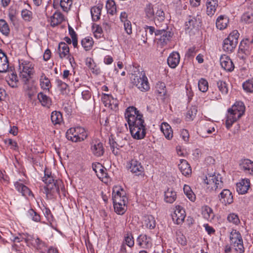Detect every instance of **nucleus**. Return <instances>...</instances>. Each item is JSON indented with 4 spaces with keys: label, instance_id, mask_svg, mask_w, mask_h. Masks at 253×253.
<instances>
[{
    "label": "nucleus",
    "instance_id": "obj_1",
    "mask_svg": "<svg viewBox=\"0 0 253 253\" xmlns=\"http://www.w3.org/2000/svg\"><path fill=\"white\" fill-rule=\"evenodd\" d=\"M125 118L132 136L137 139L143 138L146 134V130L142 114L135 107L131 106L126 109Z\"/></svg>",
    "mask_w": 253,
    "mask_h": 253
},
{
    "label": "nucleus",
    "instance_id": "obj_2",
    "mask_svg": "<svg viewBox=\"0 0 253 253\" xmlns=\"http://www.w3.org/2000/svg\"><path fill=\"white\" fill-rule=\"evenodd\" d=\"M42 181L46 184L44 187L45 193L48 199H52L59 195V184L60 183L53 178L51 172L48 169H44V176L42 177Z\"/></svg>",
    "mask_w": 253,
    "mask_h": 253
},
{
    "label": "nucleus",
    "instance_id": "obj_3",
    "mask_svg": "<svg viewBox=\"0 0 253 253\" xmlns=\"http://www.w3.org/2000/svg\"><path fill=\"white\" fill-rule=\"evenodd\" d=\"M131 83L136 86L140 90L146 91L149 89V84L148 79L143 71H140L138 68H135L130 77Z\"/></svg>",
    "mask_w": 253,
    "mask_h": 253
},
{
    "label": "nucleus",
    "instance_id": "obj_4",
    "mask_svg": "<svg viewBox=\"0 0 253 253\" xmlns=\"http://www.w3.org/2000/svg\"><path fill=\"white\" fill-rule=\"evenodd\" d=\"M19 77L24 84H27L34 73L33 64L27 61L19 62Z\"/></svg>",
    "mask_w": 253,
    "mask_h": 253
},
{
    "label": "nucleus",
    "instance_id": "obj_5",
    "mask_svg": "<svg viewBox=\"0 0 253 253\" xmlns=\"http://www.w3.org/2000/svg\"><path fill=\"white\" fill-rule=\"evenodd\" d=\"M239 33L237 30L233 31L223 42V50L226 52H232L237 46Z\"/></svg>",
    "mask_w": 253,
    "mask_h": 253
},
{
    "label": "nucleus",
    "instance_id": "obj_6",
    "mask_svg": "<svg viewBox=\"0 0 253 253\" xmlns=\"http://www.w3.org/2000/svg\"><path fill=\"white\" fill-rule=\"evenodd\" d=\"M204 182L207 185H209V188H211L215 191L218 189H221L223 186V183L220 175H208L204 179Z\"/></svg>",
    "mask_w": 253,
    "mask_h": 253
},
{
    "label": "nucleus",
    "instance_id": "obj_7",
    "mask_svg": "<svg viewBox=\"0 0 253 253\" xmlns=\"http://www.w3.org/2000/svg\"><path fill=\"white\" fill-rule=\"evenodd\" d=\"M230 240L231 243L234 246L236 251L240 253L244 252L242 238L239 231L232 230L230 233Z\"/></svg>",
    "mask_w": 253,
    "mask_h": 253
},
{
    "label": "nucleus",
    "instance_id": "obj_8",
    "mask_svg": "<svg viewBox=\"0 0 253 253\" xmlns=\"http://www.w3.org/2000/svg\"><path fill=\"white\" fill-rule=\"evenodd\" d=\"M125 191L120 187H115L113 190V204H124L126 205L127 198L125 196Z\"/></svg>",
    "mask_w": 253,
    "mask_h": 253
},
{
    "label": "nucleus",
    "instance_id": "obj_9",
    "mask_svg": "<svg viewBox=\"0 0 253 253\" xmlns=\"http://www.w3.org/2000/svg\"><path fill=\"white\" fill-rule=\"evenodd\" d=\"M155 35L156 36H160V38L158 39V44L161 47H163L169 41L173 34L169 30L162 29L157 30L155 32Z\"/></svg>",
    "mask_w": 253,
    "mask_h": 253
},
{
    "label": "nucleus",
    "instance_id": "obj_10",
    "mask_svg": "<svg viewBox=\"0 0 253 253\" xmlns=\"http://www.w3.org/2000/svg\"><path fill=\"white\" fill-rule=\"evenodd\" d=\"M186 216L184 210L180 206H177L173 213L172 214V218L174 222L177 224L182 223Z\"/></svg>",
    "mask_w": 253,
    "mask_h": 253
},
{
    "label": "nucleus",
    "instance_id": "obj_11",
    "mask_svg": "<svg viewBox=\"0 0 253 253\" xmlns=\"http://www.w3.org/2000/svg\"><path fill=\"white\" fill-rule=\"evenodd\" d=\"M220 201L225 206L233 202V197L231 191L227 189H223L219 194Z\"/></svg>",
    "mask_w": 253,
    "mask_h": 253
},
{
    "label": "nucleus",
    "instance_id": "obj_12",
    "mask_svg": "<svg viewBox=\"0 0 253 253\" xmlns=\"http://www.w3.org/2000/svg\"><path fill=\"white\" fill-rule=\"evenodd\" d=\"M65 21V17L64 15L59 11H56L53 14L50 16V25L52 27H54Z\"/></svg>",
    "mask_w": 253,
    "mask_h": 253
},
{
    "label": "nucleus",
    "instance_id": "obj_13",
    "mask_svg": "<svg viewBox=\"0 0 253 253\" xmlns=\"http://www.w3.org/2000/svg\"><path fill=\"white\" fill-rule=\"evenodd\" d=\"M220 65L222 68L227 71H232L234 65L231 59L226 55H222L220 58Z\"/></svg>",
    "mask_w": 253,
    "mask_h": 253
},
{
    "label": "nucleus",
    "instance_id": "obj_14",
    "mask_svg": "<svg viewBox=\"0 0 253 253\" xmlns=\"http://www.w3.org/2000/svg\"><path fill=\"white\" fill-rule=\"evenodd\" d=\"M129 169L131 172L137 175L141 174L144 170L141 163L136 160H131L130 162Z\"/></svg>",
    "mask_w": 253,
    "mask_h": 253
},
{
    "label": "nucleus",
    "instance_id": "obj_15",
    "mask_svg": "<svg viewBox=\"0 0 253 253\" xmlns=\"http://www.w3.org/2000/svg\"><path fill=\"white\" fill-rule=\"evenodd\" d=\"M92 169L96 173L97 177L103 180L104 178H106L107 173L106 172V169L100 163L92 164Z\"/></svg>",
    "mask_w": 253,
    "mask_h": 253
},
{
    "label": "nucleus",
    "instance_id": "obj_16",
    "mask_svg": "<svg viewBox=\"0 0 253 253\" xmlns=\"http://www.w3.org/2000/svg\"><path fill=\"white\" fill-rule=\"evenodd\" d=\"M180 55L178 52H173L169 56L167 62L169 66L171 68H175L179 64Z\"/></svg>",
    "mask_w": 253,
    "mask_h": 253
},
{
    "label": "nucleus",
    "instance_id": "obj_17",
    "mask_svg": "<svg viewBox=\"0 0 253 253\" xmlns=\"http://www.w3.org/2000/svg\"><path fill=\"white\" fill-rule=\"evenodd\" d=\"M218 5V0H207L206 2L207 14L209 16H212L215 13Z\"/></svg>",
    "mask_w": 253,
    "mask_h": 253
},
{
    "label": "nucleus",
    "instance_id": "obj_18",
    "mask_svg": "<svg viewBox=\"0 0 253 253\" xmlns=\"http://www.w3.org/2000/svg\"><path fill=\"white\" fill-rule=\"evenodd\" d=\"M40 84L42 89L45 91H49L52 85L49 79L46 76L44 73H42L40 78Z\"/></svg>",
    "mask_w": 253,
    "mask_h": 253
},
{
    "label": "nucleus",
    "instance_id": "obj_19",
    "mask_svg": "<svg viewBox=\"0 0 253 253\" xmlns=\"http://www.w3.org/2000/svg\"><path fill=\"white\" fill-rule=\"evenodd\" d=\"M16 189L25 197L32 196L33 194L30 189L23 184L17 182L15 183Z\"/></svg>",
    "mask_w": 253,
    "mask_h": 253
},
{
    "label": "nucleus",
    "instance_id": "obj_20",
    "mask_svg": "<svg viewBox=\"0 0 253 253\" xmlns=\"http://www.w3.org/2000/svg\"><path fill=\"white\" fill-rule=\"evenodd\" d=\"M250 187V181L248 179H243L237 183V191L239 194H245Z\"/></svg>",
    "mask_w": 253,
    "mask_h": 253
},
{
    "label": "nucleus",
    "instance_id": "obj_21",
    "mask_svg": "<svg viewBox=\"0 0 253 253\" xmlns=\"http://www.w3.org/2000/svg\"><path fill=\"white\" fill-rule=\"evenodd\" d=\"M103 7V5L102 4L99 3L97 5L91 7L90 12L93 21H96L100 19Z\"/></svg>",
    "mask_w": 253,
    "mask_h": 253
},
{
    "label": "nucleus",
    "instance_id": "obj_22",
    "mask_svg": "<svg viewBox=\"0 0 253 253\" xmlns=\"http://www.w3.org/2000/svg\"><path fill=\"white\" fill-rule=\"evenodd\" d=\"M245 107L244 104L242 102H237L234 105L232 106L231 108H230V111L234 112L237 114L238 117L241 116L244 113Z\"/></svg>",
    "mask_w": 253,
    "mask_h": 253
},
{
    "label": "nucleus",
    "instance_id": "obj_23",
    "mask_svg": "<svg viewBox=\"0 0 253 253\" xmlns=\"http://www.w3.org/2000/svg\"><path fill=\"white\" fill-rule=\"evenodd\" d=\"M241 117H238L237 114L234 112L230 111V108L228 110V114L226 120V126L227 128H230L233 124L237 121Z\"/></svg>",
    "mask_w": 253,
    "mask_h": 253
},
{
    "label": "nucleus",
    "instance_id": "obj_24",
    "mask_svg": "<svg viewBox=\"0 0 253 253\" xmlns=\"http://www.w3.org/2000/svg\"><path fill=\"white\" fill-rule=\"evenodd\" d=\"M178 168L182 174L185 176L189 175L191 173L192 170L188 162L185 160H182L180 164L178 165Z\"/></svg>",
    "mask_w": 253,
    "mask_h": 253
},
{
    "label": "nucleus",
    "instance_id": "obj_25",
    "mask_svg": "<svg viewBox=\"0 0 253 253\" xmlns=\"http://www.w3.org/2000/svg\"><path fill=\"white\" fill-rule=\"evenodd\" d=\"M9 67L8 61L6 55L1 51L0 52V72H5Z\"/></svg>",
    "mask_w": 253,
    "mask_h": 253
},
{
    "label": "nucleus",
    "instance_id": "obj_26",
    "mask_svg": "<svg viewBox=\"0 0 253 253\" xmlns=\"http://www.w3.org/2000/svg\"><path fill=\"white\" fill-rule=\"evenodd\" d=\"M79 128L78 127H77ZM79 132L76 131V127H71L66 132V137L68 140L74 142H77L79 139Z\"/></svg>",
    "mask_w": 253,
    "mask_h": 253
},
{
    "label": "nucleus",
    "instance_id": "obj_27",
    "mask_svg": "<svg viewBox=\"0 0 253 253\" xmlns=\"http://www.w3.org/2000/svg\"><path fill=\"white\" fill-rule=\"evenodd\" d=\"M150 238L148 237L144 234L140 235L137 238L138 245L142 248L148 247L150 245Z\"/></svg>",
    "mask_w": 253,
    "mask_h": 253
},
{
    "label": "nucleus",
    "instance_id": "obj_28",
    "mask_svg": "<svg viewBox=\"0 0 253 253\" xmlns=\"http://www.w3.org/2000/svg\"><path fill=\"white\" fill-rule=\"evenodd\" d=\"M58 52L60 58L66 57L69 53L68 45L65 42H61L58 45Z\"/></svg>",
    "mask_w": 253,
    "mask_h": 253
},
{
    "label": "nucleus",
    "instance_id": "obj_29",
    "mask_svg": "<svg viewBox=\"0 0 253 253\" xmlns=\"http://www.w3.org/2000/svg\"><path fill=\"white\" fill-rule=\"evenodd\" d=\"M92 152L96 157H100L103 155L104 150L103 144L101 142H98L93 144L91 148Z\"/></svg>",
    "mask_w": 253,
    "mask_h": 253
},
{
    "label": "nucleus",
    "instance_id": "obj_30",
    "mask_svg": "<svg viewBox=\"0 0 253 253\" xmlns=\"http://www.w3.org/2000/svg\"><path fill=\"white\" fill-rule=\"evenodd\" d=\"M161 131L166 138L170 139L172 137L173 133L170 126L167 123H163L161 126Z\"/></svg>",
    "mask_w": 253,
    "mask_h": 253
},
{
    "label": "nucleus",
    "instance_id": "obj_31",
    "mask_svg": "<svg viewBox=\"0 0 253 253\" xmlns=\"http://www.w3.org/2000/svg\"><path fill=\"white\" fill-rule=\"evenodd\" d=\"M38 99L43 106L49 107L51 105V100L46 95L41 92L38 94Z\"/></svg>",
    "mask_w": 253,
    "mask_h": 253
},
{
    "label": "nucleus",
    "instance_id": "obj_32",
    "mask_svg": "<svg viewBox=\"0 0 253 253\" xmlns=\"http://www.w3.org/2000/svg\"><path fill=\"white\" fill-rule=\"evenodd\" d=\"M228 23V19L227 18L224 16L220 15L216 19V26L218 29L223 30L226 28Z\"/></svg>",
    "mask_w": 253,
    "mask_h": 253
},
{
    "label": "nucleus",
    "instance_id": "obj_33",
    "mask_svg": "<svg viewBox=\"0 0 253 253\" xmlns=\"http://www.w3.org/2000/svg\"><path fill=\"white\" fill-rule=\"evenodd\" d=\"M176 198V192L171 189H168L165 193V200L167 203H172L175 200Z\"/></svg>",
    "mask_w": 253,
    "mask_h": 253
},
{
    "label": "nucleus",
    "instance_id": "obj_34",
    "mask_svg": "<svg viewBox=\"0 0 253 253\" xmlns=\"http://www.w3.org/2000/svg\"><path fill=\"white\" fill-rule=\"evenodd\" d=\"M202 214L204 218L208 220L213 219L214 216L212 209L208 206L202 207Z\"/></svg>",
    "mask_w": 253,
    "mask_h": 253
},
{
    "label": "nucleus",
    "instance_id": "obj_35",
    "mask_svg": "<svg viewBox=\"0 0 253 253\" xmlns=\"http://www.w3.org/2000/svg\"><path fill=\"white\" fill-rule=\"evenodd\" d=\"M239 49L240 51H243L244 54L250 55L252 50V47L250 45L249 42L248 40L241 41Z\"/></svg>",
    "mask_w": 253,
    "mask_h": 253
},
{
    "label": "nucleus",
    "instance_id": "obj_36",
    "mask_svg": "<svg viewBox=\"0 0 253 253\" xmlns=\"http://www.w3.org/2000/svg\"><path fill=\"white\" fill-rule=\"evenodd\" d=\"M0 32L5 36H8L10 33V28L8 23L2 19H0Z\"/></svg>",
    "mask_w": 253,
    "mask_h": 253
},
{
    "label": "nucleus",
    "instance_id": "obj_37",
    "mask_svg": "<svg viewBox=\"0 0 253 253\" xmlns=\"http://www.w3.org/2000/svg\"><path fill=\"white\" fill-rule=\"evenodd\" d=\"M51 120L54 125L59 124L63 120L62 114L58 111H54L51 115Z\"/></svg>",
    "mask_w": 253,
    "mask_h": 253
},
{
    "label": "nucleus",
    "instance_id": "obj_38",
    "mask_svg": "<svg viewBox=\"0 0 253 253\" xmlns=\"http://www.w3.org/2000/svg\"><path fill=\"white\" fill-rule=\"evenodd\" d=\"M56 83L61 94H65L68 93L69 90L68 85L67 84L59 79L56 80Z\"/></svg>",
    "mask_w": 253,
    "mask_h": 253
},
{
    "label": "nucleus",
    "instance_id": "obj_39",
    "mask_svg": "<svg viewBox=\"0 0 253 253\" xmlns=\"http://www.w3.org/2000/svg\"><path fill=\"white\" fill-rule=\"evenodd\" d=\"M93 44V41L92 38L87 37L82 41V45L86 50H89L91 49Z\"/></svg>",
    "mask_w": 253,
    "mask_h": 253
},
{
    "label": "nucleus",
    "instance_id": "obj_40",
    "mask_svg": "<svg viewBox=\"0 0 253 253\" xmlns=\"http://www.w3.org/2000/svg\"><path fill=\"white\" fill-rule=\"evenodd\" d=\"M106 8L108 13L113 15L117 12V7L115 2L113 0H108L107 1Z\"/></svg>",
    "mask_w": 253,
    "mask_h": 253
},
{
    "label": "nucleus",
    "instance_id": "obj_41",
    "mask_svg": "<svg viewBox=\"0 0 253 253\" xmlns=\"http://www.w3.org/2000/svg\"><path fill=\"white\" fill-rule=\"evenodd\" d=\"M85 62L86 65L91 69L93 73L96 75L100 73V69L99 68H96V66L94 65V63L92 59L90 58H86Z\"/></svg>",
    "mask_w": 253,
    "mask_h": 253
},
{
    "label": "nucleus",
    "instance_id": "obj_42",
    "mask_svg": "<svg viewBox=\"0 0 253 253\" xmlns=\"http://www.w3.org/2000/svg\"><path fill=\"white\" fill-rule=\"evenodd\" d=\"M68 29L69 35L72 39L73 45L74 47H77L78 43L77 35L76 34L73 28L69 25H68Z\"/></svg>",
    "mask_w": 253,
    "mask_h": 253
},
{
    "label": "nucleus",
    "instance_id": "obj_43",
    "mask_svg": "<svg viewBox=\"0 0 253 253\" xmlns=\"http://www.w3.org/2000/svg\"><path fill=\"white\" fill-rule=\"evenodd\" d=\"M18 81L17 76L14 73L11 74L6 80L8 84L12 87H15L17 86Z\"/></svg>",
    "mask_w": 253,
    "mask_h": 253
},
{
    "label": "nucleus",
    "instance_id": "obj_44",
    "mask_svg": "<svg viewBox=\"0 0 253 253\" xmlns=\"http://www.w3.org/2000/svg\"><path fill=\"white\" fill-rule=\"evenodd\" d=\"M109 142L113 153L115 155H117L119 153L118 150L119 148L122 147L123 145H119V142L114 141L113 139H109Z\"/></svg>",
    "mask_w": 253,
    "mask_h": 253
},
{
    "label": "nucleus",
    "instance_id": "obj_45",
    "mask_svg": "<svg viewBox=\"0 0 253 253\" xmlns=\"http://www.w3.org/2000/svg\"><path fill=\"white\" fill-rule=\"evenodd\" d=\"M114 207L116 212L120 215L123 214L126 210V205L124 204H114Z\"/></svg>",
    "mask_w": 253,
    "mask_h": 253
},
{
    "label": "nucleus",
    "instance_id": "obj_46",
    "mask_svg": "<svg viewBox=\"0 0 253 253\" xmlns=\"http://www.w3.org/2000/svg\"><path fill=\"white\" fill-rule=\"evenodd\" d=\"M183 191L189 200L191 201H194L195 200V195L192 192L190 186L185 185L183 187Z\"/></svg>",
    "mask_w": 253,
    "mask_h": 253
},
{
    "label": "nucleus",
    "instance_id": "obj_47",
    "mask_svg": "<svg viewBox=\"0 0 253 253\" xmlns=\"http://www.w3.org/2000/svg\"><path fill=\"white\" fill-rule=\"evenodd\" d=\"M21 16L25 21H31L33 19V12L27 9H23L21 11Z\"/></svg>",
    "mask_w": 253,
    "mask_h": 253
},
{
    "label": "nucleus",
    "instance_id": "obj_48",
    "mask_svg": "<svg viewBox=\"0 0 253 253\" xmlns=\"http://www.w3.org/2000/svg\"><path fill=\"white\" fill-rule=\"evenodd\" d=\"M217 86L219 90L223 94H226L228 93V87L227 84L222 81H218L217 82Z\"/></svg>",
    "mask_w": 253,
    "mask_h": 253
},
{
    "label": "nucleus",
    "instance_id": "obj_49",
    "mask_svg": "<svg viewBox=\"0 0 253 253\" xmlns=\"http://www.w3.org/2000/svg\"><path fill=\"white\" fill-rule=\"evenodd\" d=\"M198 87L200 91L205 92L209 87V84L207 81L204 79H201L198 82Z\"/></svg>",
    "mask_w": 253,
    "mask_h": 253
},
{
    "label": "nucleus",
    "instance_id": "obj_50",
    "mask_svg": "<svg viewBox=\"0 0 253 253\" xmlns=\"http://www.w3.org/2000/svg\"><path fill=\"white\" fill-rule=\"evenodd\" d=\"M197 112V109L195 107L190 108L186 113V120L187 121H192L195 118Z\"/></svg>",
    "mask_w": 253,
    "mask_h": 253
},
{
    "label": "nucleus",
    "instance_id": "obj_51",
    "mask_svg": "<svg viewBox=\"0 0 253 253\" xmlns=\"http://www.w3.org/2000/svg\"><path fill=\"white\" fill-rule=\"evenodd\" d=\"M28 215L30 218L36 222H39L41 220V216L39 214L33 209H30L28 211Z\"/></svg>",
    "mask_w": 253,
    "mask_h": 253
},
{
    "label": "nucleus",
    "instance_id": "obj_52",
    "mask_svg": "<svg viewBox=\"0 0 253 253\" xmlns=\"http://www.w3.org/2000/svg\"><path fill=\"white\" fill-rule=\"evenodd\" d=\"M72 4V0H61L60 5L64 11H68Z\"/></svg>",
    "mask_w": 253,
    "mask_h": 253
},
{
    "label": "nucleus",
    "instance_id": "obj_53",
    "mask_svg": "<svg viewBox=\"0 0 253 253\" xmlns=\"http://www.w3.org/2000/svg\"><path fill=\"white\" fill-rule=\"evenodd\" d=\"M196 22L197 20L195 17L189 16L188 21L185 22L186 29H192L195 27Z\"/></svg>",
    "mask_w": 253,
    "mask_h": 253
},
{
    "label": "nucleus",
    "instance_id": "obj_54",
    "mask_svg": "<svg viewBox=\"0 0 253 253\" xmlns=\"http://www.w3.org/2000/svg\"><path fill=\"white\" fill-rule=\"evenodd\" d=\"M243 87L248 92H253V80H249L243 83Z\"/></svg>",
    "mask_w": 253,
    "mask_h": 253
},
{
    "label": "nucleus",
    "instance_id": "obj_55",
    "mask_svg": "<svg viewBox=\"0 0 253 253\" xmlns=\"http://www.w3.org/2000/svg\"><path fill=\"white\" fill-rule=\"evenodd\" d=\"M166 86L164 83H159L156 85V88L157 92L160 95H165L166 94Z\"/></svg>",
    "mask_w": 253,
    "mask_h": 253
},
{
    "label": "nucleus",
    "instance_id": "obj_56",
    "mask_svg": "<svg viewBox=\"0 0 253 253\" xmlns=\"http://www.w3.org/2000/svg\"><path fill=\"white\" fill-rule=\"evenodd\" d=\"M89 135V131L87 128L80 127V141L86 140Z\"/></svg>",
    "mask_w": 253,
    "mask_h": 253
},
{
    "label": "nucleus",
    "instance_id": "obj_57",
    "mask_svg": "<svg viewBox=\"0 0 253 253\" xmlns=\"http://www.w3.org/2000/svg\"><path fill=\"white\" fill-rule=\"evenodd\" d=\"M227 220L230 222H232L236 225H238L240 222L238 216L233 213L228 215Z\"/></svg>",
    "mask_w": 253,
    "mask_h": 253
},
{
    "label": "nucleus",
    "instance_id": "obj_58",
    "mask_svg": "<svg viewBox=\"0 0 253 253\" xmlns=\"http://www.w3.org/2000/svg\"><path fill=\"white\" fill-rule=\"evenodd\" d=\"M242 20L246 23H250L253 21V15L252 13L246 12L242 16Z\"/></svg>",
    "mask_w": 253,
    "mask_h": 253
},
{
    "label": "nucleus",
    "instance_id": "obj_59",
    "mask_svg": "<svg viewBox=\"0 0 253 253\" xmlns=\"http://www.w3.org/2000/svg\"><path fill=\"white\" fill-rule=\"evenodd\" d=\"M146 225L147 227L153 229L156 226L155 221L154 218L152 216H148L147 219L146 220Z\"/></svg>",
    "mask_w": 253,
    "mask_h": 253
},
{
    "label": "nucleus",
    "instance_id": "obj_60",
    "mask_svg": "<svg viewBox=\"0 0 253 253\" xmlns=\"http://www.w3.org/2000/svg\"><path fill=\"white\" fill-rule=\"evenodd\" d=\"M125 242L126 244L129 247H132L134 246V239L132 235L131 234H127L126 236L125 237Z\"/></svg>",
    "mask_w": 253,
    "mask_h": 253
},
{
    "label": "nucleus",
    "instance_id": "obj_61",
    "mask_svg": "<svg viewBox=\"0 0 253 253\" xmlns=\"http://www.w3.org/2000/svg\"><path fill=\"white\" fill-rule=\"evenodd\" d=\"M215 131V129L214 127H210L209 128H207V127L205 126L204 128L202 129L200 131L201 135L203 137H207V135H206V132H207L208 134H211L212 132Z\"/></svg>",
    "mask_w": 253,
    "mask_h": 253
},
{
    "label": "nucleus",
    "instance_id": "obj_62",
    "mask_svg": "<svg viewBox=\"0 0 253 253\" xmlns=\"http://www.w3.org/2000/svg\"><path fill=\"white\" fill-rule=\"evenodd\" d=\"M118 101L113 97L110 100V104H108L107 107L112 110H116L118 108Z\"/></svg>",
    "mask_w": 253,
    "mask_h": 253
},
{
    "label": "nucleus",
    "instance_id": "obj_63",
    "mask_svg": "<svg viewBox=\"0 0 253 253\" xmlns=\"http://www.w3.org/2000/svg\"><path fill=\"white\" fill-rule=\"evenodd\" d=\"M112 95L107 94H103L102 97V101L106 107H107L108 104H110V100L112 98Z\"/></svg>",
    "mask_w": 253,
    "mask_h": 253
},
{
    "label": "nucleus",
    "instance_id": "obj_64",
    "mask_svg": "<svg viewBox=\"0 0 253 253\" xmlns=\"http://www.w3.org/2000/svg\"><path fill=\"white\" fill-rule=\"evenodd\" d=\"M177 242L183 246L186 245L187 241L185 236L182 234L177 235Z\"/></svg>",
    "mask_w": 253,
    "mask_h": 253
}]
</instances>
